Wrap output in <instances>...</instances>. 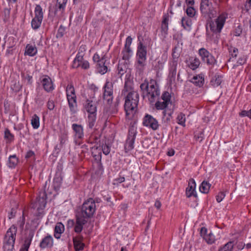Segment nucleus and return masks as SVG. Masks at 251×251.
<instances>
[{
  "label": "nucleus",
  "instance_id": "60",
  "mask_svg": "<svg viewBox=\"0 0 251 251\" xmlns=\"http://www.w3.org/2000/svg\"><path fill=\"white\" fill-rule=\"evenodd\" d=\"M48 108L50 110H53L54 107V101L52 100H49L47 103Z\"/></svg>",
  "mask_w": 251,
  "mask_h": 251
},
{
  "label": "nucleus",
  "instance_id": "20",
  "mask_svg": "<svg viewBox=\"0 0 251 251\" xmlns=\"http://www.w3.org/2000/svg\"><path fill=\"white\" fill-rule=\"evenodd\" d=\"M83 237L79 235L73 238V242L75 251H82L84 249V244L82 243Z\"/></svg>",
  "mask_w": 251,
  "mask_h": 251
},
{
  "label": "nucleus",
  "instance_id": "18",
  "mask_svg": "<svg viewBox=\"0 0 251 251\" xmlns=\"http://www.w3.org/2000/svg\"><path fill=\"white\" fill-rule=\"evenodd\" d=\"M169 20L168 16H164L161 27V36L162 39H164L168 34Z\"/></svg>",
  "mask_w": 251,
  "mask_h": 251
},
{
  "label": "nucleus",
  "instance_id": "48",
  "mask_svg": "<svg viewBox=\"0 0 251 251\" xmlns=\"http://www.w3.org/2000/svg\"><path fill=\"white\" fill-rule=\"evenodd\" d=\"M66 91L67 97L69 95L71 96L75 95V88L74 86L71 84L67 85Z\"/></svg>",
  "mask_w": 251,
  "mask_h": 251
},
{
  "label": "nucleus",
  "instance_id": "46",
  "mask_svg": "<svg viewBox=\"0 0 251 251\" xmlns=\"http://www.w3.org/2000/svg\"><path fill=\"white\" fill-rule=\"evenodd\" d=\"M4 138L7 140V142H11L14 140V135L10 132L8 129H6L4 131Z\"/></svg>",
  "mask_w": 251,
  "mask_h": 251
},
{
  "label": "nucleus",
  "instance_id": "36",
  "mask_svg": "<svg viewBox=\"0 0 251 251\" xmlns=\"http://www.w3.org/2000/svg\"><path fill=\"white\" fill-rule=\"evenodd\" d=\"M96 113L89 114L88 116V126L90 128H92L95 124L96 120Z\"/></svg>",
  "mask_w": 251,
  "mask_h": 251
},
{
  "label": "nucleus",
  "instance_id": "43",
  "mask_svg": "<svg viewBox=\"0 0 251 251\" xmlns=\"http://www.w3.org/2000/svg\"><path fill=\"white\" fill-rule=\"evenodd\" d=\"M62 178L60 176H55L53 179V186L55 190H58L61 184Z\"/></svg>",
  "mask_w": 251,
  "mask_h": 251
},
{
  "label": "nucleus",
  "instance_id": "59",
  "mask_svg": "<svg viewBox=\"0 0 251 251\" xmlns=\"http://www.w3.org/2000/svg\"><path fill=\"white\" fill-rule=\"evenodd\" d=\"M182 48L179 45V43H177L176 46L173 49V51L178 53L180 54L181 52Z\"/></svg>",
  "mask_w": 251,
  "mask_h": 251
},
{
  "label": "nucleus",
  "instance_id": "39",
  "mask_svg": "<svg viewBox=\"0 0 251 251\" xmlns=\"http://www.w3.org/2000/svg\"><path fill=\"white\" fill-rule=\"evenodd\" d=\"M35 18L43 20V12L42 8L40 5H37L35 8Z\"/></svg>",
  "mask_w": 251,
  "mask_h": 251
},
{
  "label": "nucleus",
  "instance_id": "13",
  "mask_svg": "<svg viewBox=\"0 0 251 251\" xmlns=\"http://www.w3.org/2000/svg\"><path fill=\"white\" fill-rule=\"evenodd\" d=\"M199 53L202 61L208 65H213L215 63L214 57L204 48H201L199 50Z\"/></svg>",
  "mask_w": 251,
  "mask_h": 251
},
{
  "label": "nucleus",
  "instance_id": "26",
  "mask_svg": "<svg viewBox=\"0 0 251 251\" xmlns=\"http://www.w3.org/2000/svg\"><path fill=\"white\" fill-rule=\"evenodd\" d=\"M222 78L223 76L221 75L216 74L212 77L210 83L214 87L218 86L221 84L223 80Z\"/></svg>",
  "mask_w": 251,
  "mask_h": 251
},
{
  "label": "nucleus",
  "instance_id": "3",
  "mask_svg": "<svg viewBox=\"0 0 251 251\" xmlns=\"http://www.w3.org/2000/svg\"><path fill=\"white\" fill-rule=\"evenodd\" d=\"M140 88L143 97H146L150 103H153L160 95L159 86L154 79H151L149 82L145 80L140 84Z\"/></svg>",
  "mask_w": 251,
  "mask_h": 251
},
{
  "label": "nucleus",
  "instance_id": "54",
  "mask_svg": "<svg viewBox=\"0 0 251 251\" xmlns=\"http://www.w3.org/2000/svg\"><path fill=\"white\" fill-rule=\"evenodd\" d=\"M195 138L197 141H199V142H201L204 138L203 132L201 131L197 135L196 134L195 135Z\"/></svg>",
  "mask_w": 251,
  "mask_h": 251
},
{
  "label": "nucleus",
  "instance_id": "32",
  "mask_svg": "<svg viewBox=\"0 0 251 251\" xmlns=\"http://www.w3.org/2000/svg\"><path fill=\"white\" fill-rule=\"evenodd\" d=\"M127 66L125 64H119L118 66V77L121 78L122 75L127 71Z\"/></svg>",
  "mask_w": 251,
  "mask_h": 251
},
{
  "label": "nucleus",
  "instance_id": "62",
  "mask_svg": "<svg viewBox=\"0 0 251 251\" xmlns=\"http://www.w3.org/2000/svg\"><path fill=\"white\" fill-rule=\"evenodd\" d=\"M132 38L130 36H128L126 39L125 46H130V45L132 43Z\"/></svg>",
  "mask_w": 251,
  "mask_h": 251
},
{
  "label": "nucleus",
  "instance_id": "10",
  "mask_svg": "<svg viewBox=\"0 0 251 251\" xmlns=\"http://www.w3.org/2000/svg\"><path fill=\"white\" fill-rule=\"evenodd\" d=\"M143 125L149 127L153 130H157L159 127L158 121L152 116L146 114L143 118Z\"/></svg>",
  "mask_w": 251,
  "mask_h": 251
},
{
  "label": "nucleus",
  "instance_id": "53",
  "mask_svg": "<svg viewBox=\"0 0 251 251\" xmlns=\"http://www.w3.org/2000/svg\"><path fill=\"white\" fill-rule=\"evenodd\" d=\"M102 150L103 153L105 155H107L109 153L110 151V148L107 145H102L101 146V150Z\"/></svg>",
  "mask_w": 251,
  "mask_h": 251
},
{
  "label": "nucleus",
  "instance_id": "49",
  "mask_svg": "<svg viewBox=\"0 0 251 251\" xmlns=\"http://www.w3.org/2000/svg\"><path fill=\"white\" fill-rule=\"evenodd\" d=\"M177 123L179 125L182 126H185V116L182 113H180L177 117Z\"/></svg>",
  "mask_w": 251,
  "mask_h": 251
},
{
  "label": "nucleus",
  "instance_id": "6",
  "mask_svg": "<svg viewBox=\"0 0 251 251\" xmlns=\"http://www.w3.org/2000/svg\"><path fill=\"white\" fill-rule=\"evenodd\" d=\"M200 10L202 14L205 17L211 19L216 16V11L209 0H201Z\"/></svg>",
  "mask_w": 251,
  "mask_h": 251
},
{
  "label": "nucleus",
  "instance_id": "31",
  "mask_svg": "<svg viewBox=\"0 0 251 251\" xmlns=\"http://www.w3.org/2000/svg\"><path fill=\"white\" fill-rule=\"evenodd\" d=\"M83 60V54L81 53L80 52H78L73 62V67L77 68L79 67L80 64H81Z\"/></svg>",
  "mask_w": 251,
  "mask_h": 251
},
{
  "label": "nucleus",
  "instance_id": "44",
  "mask_svg": "<svg viewBox=\"0 0 251 251\" xmlns=\"http://www.w3.org/2000/svg\"><path fill=\"white\" fill-rule=\"evenodd\" d=\"M43 20L34 18L31 21V26L34 29H37L41 25Z\"/></svg>",
  "mask_w": 251,
  "mask_h": 251
},
{
  "label": "nucleus",
  "instance_id": "29",
  "mask_svg": "<svg viewBox=\"0 0 251 251\" xmlns=\"http://www.w3.org/2000/svg\"><path fill=\"white\" fill-rule=\"evenodd\" d=\"M92 153L96 160H100L101 159V148L98 146H94L92 148Z\"/></svg>",
  "mask_w": 251,
  "mask_h": 251
},
{
  "label": "nucleus",
  "instance_id": "64",
  "mask_svg": "<svg viewBox=\"0 0 251 251\" xmlns=\"http://www.w3.org/2000/svg\"><path fill=\"white\" fill-rule=\"evenodd\" d=\"M246 59L245 57L240 58L236 62L238 64L242 65L245 63Z\"/></svg>",
  "mask_w": 251,
  "mask_h": 251
},
{
  "label": "nucleus",
  "instance_id": "7",
  "mask_svg": "<svg viewBox=\"0 0 251 251\" xmlns=\"http://www.w3.org/2000/svg\"><path fill=\"white\" fill-rule=\"evenodd\" d=\"M226 16L224 14H221L214 21L210 20L209 22V27L213 33H220L225 24Z\"/></svg>",
  "mask_w": 251,
  "mask_h": 251
},
{
  "label": "nucleus",
  "instance_id": "52",
  "mask_svg": "<svg viewBox=\"0 0 251 251\" xmlns=\"http://www.w3.org/2000/svg\"><path fill=\"white\" fill-rule=\"evenodd\" d=\"M239 116L241 117H248L249 118L251 119V109L249 110H242L239 114Z\"/></svg>",
  "mask_w": 251,
  "mask_h": 251
},
{
  "label": "nucleus",
  "instance_id": "8",
  "mask_svg": "<svg viewBox=\"0 0 251 251\" xmlns=\"http://www.w3.org/2000/svg\"><path fill=\"white\" fill-rule=\"evenodd\" d=\"M136 134V127L133 125L130 126L128 129V137L125 145V149L126 152L129 151L134 148V140Z\"/></svg>",
  "mask_w": 251,
  "mask_h": 251
},
{
  "label": "nucleus",
  "instance_id": "14",
  "mask_svg": "<svg viewBox=\"0 0 251 251\" xmlns=\"http://www.w3.org/2000/svg\"><path fill=\"white\" fill-rule=\"evenodd\" d=\"M41 82L44 89L47 92H50L53 90L54 86L52 81L48 75L43 76Z\"/></svg>",
  "mask_w": 251,
  "mask_h": 251
},
{
  "label": "nucleus",
  "instance_id": "5",
  "mask_svg": "<svg viewBox=\"0 0 251 251\" xmlns=\"http://www.w3.org/2000/svg\"><path fill=\"white\" fill-rule=\"evenodd\" d=\"M147 53V47L140 42L136 52L137 67L140 69L143 68L146 65Z\"/></svg>",
  "mask_w": 251,
  "mask_h": 251
},
{
  "label": "nucleus",
  "instance_id": "17",
  "mask_svg": "<svg viewBox=\"0 0 251 251\" xmlns=\"http://www.w3.org/2000/svg\"><path fill=\"white\" fill-rule=\"evenodd\" d=\"M72 128L75 132V137L77 139H82L84 137L83 127L82 125L73 124Z\"/></svg>",
  "mask_w": 251,
  "mask_h": 251
},
{
  "label": "nucleus",
  "instance_id": "1",
  "mask_svg": "<svg viewBox=\"0 0 251 251\" xmlns=\"http://www.w3.org/2000/svg\"><path fill=\"white\" fill-rule=\"evenodd\" d=\"M122 95L124 96L125 99L124 107L126 116L130 119L137 110L139 99V94L134 90L132 80L129 79L126 80Z\"/></svg>",
  "mask_w": 251,
  "mask_h": 251
},
{
  "label": "nucleus",
  "instance_id": "27",
  "mask_svg": "<svg viewBox=\"0 0 251 251\" xmlns=\"http://www.w3.org/2000/svg\"><path fill=\"white\" fill-rule=\"evenodd\" d=\"M37 52V49L35 45L27 44L25 48V54L30 56H33Z\"/></svg>",
  "mask_w": 251,
  "mask_h": 251
},
{
  "label": "nucleus",
  "instance_id": "41",
  "mask_svg": "<svg viewBox=\"0 0 251 251\" xmlns=\"http://www.w3.org/2000/svg\"><path fill=\"white\" fill-rule=\"evenodd\" d=\"M177 62L178 60L172 59L171 61L170 65V71L171 73L172 74V75H176V67L177 66Z\"/></svg>",
  "mask_w": 251,
  "mask_h": 251
},
{
  "label": "nucleus",
  "instance_id": "19",
  "mask_svg": "<svg viewBox=\"0 0 251 251\" xmlns=\"http://www.w3.org/2000/svg\"><path fill=\"white\" fill-rule=\"evenodd\" d=\"M46 98L45 92L40 88L37 89V95L35 98V102L38 105H43Z\"/></svg>",
  "mask_w": 251,
  "mask_h": 251
},
{
  "label": "nucleus",
  "instance_id": "56",
  "mask_svg": "<svg viewBox=\"0 0 251 251\" xmlns=\"http://www.w3.org/2000/svg\"><path fill=\"white\" fill-rule=\"evenodd\" d=\"M67 134L66 133L62 134L60 137V144L63 145L67 140Z\"/></svg>",
  "mask_w": 251,
  "mask_h": 251
},
{
  "label": "nucleus",
  "instance_id": "30",
  "mask_svg": "<svg viewBox=\"0 0 251 251\" xmlns=\"http://www.w3.org/2000/svg\"><path fill=\"white\" fill-rule=\"evenodd\" d=\"M64 230V227L62 224L59 223H57L54 228V236L56 238H59L60 234L62 233Z\"/></svg>",
  "mask_w": 251,
  "mask_h": 251
},
{
  "label": "nucleus",
  "instance_id": "57",
  "mask_svg": "<svg viewBox=\"0 0 251 251\" xmlns=\"http://www.w3.org/2000/svg\"><path fill=\"white\" fill-rule=\"evenodd\" d=\"M225 194L224 192H220L216 196V200L217 202H221L223 199L225 198Z\"/></svg>",
  "mask_w": 251,
  "mask_h": 251
},
{
  "label": "nucleus",
  "instance_id": "42",
  "mask_svg": "<svg viewBox=\"0 0 251 251\" xmlns=\"http://www.w3.org/2000/svg\"><path fill=\"white\" fill-rule=\"evenodd\" d=\"M204 239L208 244L214 243L216 240L214 235L211 232H210L207 235H204Z\"/></svg>",
  "mask_w": 251,
  "mask_h": 251
},
{
  "label": "nucleus",
  "instance_id": "22",
  "mask_svg": "<svg viewBox=\"0 0 251 251\" xmlns=\"http://www.w3.org/2000/svg\"><path fill=\"white\" fill-rule=\"evenodd\" d=\"M67 98L71 111L73 113H75L76 111L75 108L77 106L76 95L73 96L69 95Z\"/></svg>",
  "mask_w": 251,
  "mask_h": 251
},
{
  "label": "nucleus",
  "instance_id": "23",
  "mask_svg": "<svg viewBox=\"0 0 251 251\" xmlns=\"http://www.w3.org/2000/svg\"><path fill=\"white\" fill-rule=\"evenodd\" d=\"M33 237V233L32 232H30L28 235V236L25 238V239L24 241V243L22 247L21 248L20 251H28V249L31 244Z\"/></svg>",
  "mask_w": 251,
  "mask_h": 251
},
{
  "label": "nucleus",
  "instance_id": "50",
  "mask_svg": "<svg viewBox=\"0 0 251 251\" xmlns=\"http://www.w3.org/2000/svg\"><path fill=\"white\" fill-rule=\"evenodd\" d=\"M243 23L244 24L243 25L240 24L236 28V36H240L242 34L243 30H245L247 28V25H246V26L245 27V24H244L245 20L243 21Z\"/></svg>",
  "mask_w": 251,
  "mask_h": 251
},
{
  "label": "nucleus",
  "instance_id": "15",
  "mask_svg": "<svg viewBox=\"0 0 251 251\" xmlns=\"http://www.w3.org/2000/svg\"><path fill=\"white\" fill-rule=\"evenodd\" d=\"M53 245V239L50 235H48L42 239L40 243L39 247L41 249L49 248L51 249Z\"/></svg>",
  "mask_w": 251,
  "mask_h": 251
},
{
  "label": "nucleus",
  "instance_id": "37",
  "mask_svg": "<svg viewBox=\"0 0 251 251\" xmlns=\"http://www.w3.org/2000/svg\"><path fill=\"white\" fill-rule=\"evenodd\" d=\"M18 162V158L15 155H10L9 157L8 166L9 168H14Z\"/></svg>",
  "mask_w": 251,
  "mask_h": 251
},
{
  "label": "nucleus",
  "instance_id": "21",
  "mask_svg": "<svg viewBox=\"0 0 251 251\" xmlns=\"http://www.w3.org/2000/svg\"><path fill=\"white\" fill-rule=\"evenodd\" d=\"M84 106L86 111L89 114L96 113L97 107L93 100L87 99L85 103L84 104Z\"/></svg>",
  "mask_w": 251,
  "mask_h": 251
},
{
  "label": "nucleus",
  "instance_id": "61",
  "mask_svg": "<svg viewBox=\"0 0 251 251\" xmlns=\"http://www.w3.org/2000/svg\"><path fill=\"white\" fill-rule=\"evenodd\" d=\"M233 60H231V58H230L228 60V62L227 63V66L228 67V68H231V69H234V67H235V64L234 63H232V62H233Z\"/></svg>",
  "mask_w": 251,
  "mask_h": 251
},
{
  "label": "nucleus",
  "instance_id": "58",
  "mask_svg": "<svg viewBox=\"0 0 251 251\" xmlns=\"http://www.w3.org/2000/svg\"><path fill=\"white\" fill-rule=\"evenodd\" d=\"M79 67H81L83 69H88L89 68V63L87 61L83 60L80 64Z\"/></svg>",
  "mask_w": 251,
  "mask_h": 251
},
{
  "label": "nucleus",
  "instance_id": "16",
  "mask_svg": "<svg viewBox=\"0 0 251 251\" xmlns=\"http://www.w3.org/2000/svg\"><path fill=\"white\" fill-rule=\"evenodd\" d=\"M196 182L194 179L191 178L189 181L188 186L186 189V195L187 197L189 198L192 196H197L196 189Z\"/></svg>",
  "mask_w": 251,
  "mask_h": 251
},
{
  "label": "nucleus",
  "instance_id": "28",
  "mask_svg": "<svg viewBox=\"0 0 251 251\" xmlns=\"http://www.w3.org/2000/svg\"><path fill=\"white\" fill-rule=\"evenodd\" d=\"M97 71L98 73L101 75L105 74L108 71V68L106 65H105V61L102 60L99 64L97 65Z\"/></svg>",
  "mask_w": 251,
  "mask_h": 251
},
{
  "label": "nucleus",
  "instance_id": "63",
  "mask_svg": "<svg viewBox=\"0 0 251 251\" xmlns=\"http://www.w3.org/2000/svg\"><path fill=\"white\" fill-rule=\"evenodd\" d=\"M207 230L205 227H202L201 230L200 234L201 236L203 237L204 238V236L205 235H207L208 233H207Z\"/></svg>",
  "mask_w": 251,
  "mask_h": 251
},
{
  "label": "nucleus",
  "instance_id": "11",
  "mask_svg": "<svg viewBox=\"0 0 251 251\" xmlns=\"http://www.w3.org/2000/svg\"><path fill=\"white\" fill-rule=\"evenodd\" d=\"M161 99L163 101H157L155 104L158 110H163L167 107L170 103L171 95L169 92L165 91L162 94Z\"/></svg>",
  "mask_w": 251,
  "mask_h": 251
},
{
  "label": "nucleus",
  "instance_id": "9",
  "mask_svg": "<svg viewBox=\"0 0 251 251\" xmlns=\"http://www.w3.org/2000/svg\"><path fill=\"white\" fill-rule=\"evenodd\" d=\"M103 98L109 104L112 103L113 100V84L112 82L107 80L104 84Z\"/></svg>",
  "mask_w": 251,
  "mask_h": 251
},
{
  "label": "nucleus",
  "instance_id": "51",
  "mask_svg": "<svg viewBox=\"0 0 251 251\" xmlns=\"http://www.w3.org/2000/svg\"><path fill=\"white\" fill-rule=\"evenodd\" d=\"M186 12L189 17H193L195 15L196 11L192 6H189L187 8Z\"/></svg>",
  "mask_w": 251,
  "mask_h": 251
},
{
  "label": "nucleus",
  "instance_id": "33",
  "mask_svg": "<svg viewBox=\"0 0 251 251\" xmlns=\"http://www.w3.org/2000/svg\"><path fill=\"white\" fill-rule=\"evenodd\" d=\"M68 0H57L56 4V11H59L62 13L65 9Z\"/></svg>",
  "mask_w": 251,
  "mask_h": 251
},
{
  "label": "nucleus",
  "instance_id": "24",
  "mask_svg": "<svg viewBox=\"0 0 251 251\" xmlns=\"http://www.w3.org/2000/svg\"><path fill=\"white\" fill-rule=\"evenodd\" d=\"M195 85L201 87L204 84V75L202 74H200L194 76L191 81Z\"/></svg>",
  "mask_w": 251,
  "mask_h": 251
},
{
  "label": "nucleus",
  "instance_id": "45",
  "mask_svg": "<svg viewBox=\"0 0 251 251\" xmlns=\"http://www.w3.org/2000/svg\"><path fill=\"white\" fill-rule=\"evenodd\" d=\"M100 135H96L95 134H92L88 140V143L91 144H96L97 145L99 144L100 142Z\"/></svg>",
  "mask_w": 251,
  "mask_h": 251
},
{
  "label": "nucleus",
  "instance_id": "40",
  "mask_svg": "<svg viewBox=\"0 0 251 251\" xmlns=\"http://www.w3.org/2000/svg\"><path fill=\"white\" fill-rule=\"evenodd\" d=\"M31 124L33 128L37 129L40 126L39 118L36 115L34 114L31 118Z\"/></svg>",
  "mask_w": 251,
  "mask_h": 251
},
{
  "label": "nucleus",
  "instance_id": "47",
  "mask_svg": "<svg viewBox=\"0 0 251 251\" xmlns=\"http://www.w3.org/2000/svg\"><path fill=\"white\" fill-rule=\"evenodd\" d=\"M122 53H123V59L125 60L128 59L129 54L131 53V50L130 46H125V48Z\"/></svg>",
  "mask_w": 251,
  "mask_h": 251
},
{
  "label": "nucleus",
  "instance_id": "38",
  "mask_svg": "<svg viewBox=\"0 0 251 251\" xmlns=\"http://www.w3.org/2000/svg\"><path fill=\"white\" fill-rule=\"evenodd\" d=\"M181 25L184 29L189 30L192 25L191 20L189 18L183 17L181 19Z\"/></svg>",
  "mask_w": 251,
  "mask_h": 251
},
{
  "label": "nucleus",
  "instance_id": "25",
  "mask_svg": "<svg viewBox=\"0 0 251 251\" xmlns=\"http://www.w3.org/2000/svg\"><path fill=\"white\" fill-rule=\"evenodd\" d=\"M189 63L188 64L189 67L193 70L197 69L200 65V61L196 57H191L189 59Z\"/></svg>",
  "mask_w": 251,
  "mask_h": 251
},
{
  "label": "nucleus",
  "instance_id": "2",
  "mask_svg": "<svg viewBox=\"0 0 251 251\" xmlns=\"http://www.w3.org/2000/svg\"><path fill=\"white\" fill-rule=\"evenodd\" d=\"M96 210L95 201L89 198L82 204L80 210L76 215V222L74 230L76 233H80L83 226L92 218Z\"/></svg>",
  "mask_w": 251,
  "mask_h": 251
},
{
  "label": "nucleus",
  "instance_id": "35",
  "mask_svg": "<svg viewBox=\"0 0 251 251\" xmlns=\"http://www.w3.org/2000/svg\"><path fill=\"white\" fill-rule=\"evenodd\" d=\"M211 184L206 181H203L201 184L199 189L202 193L206 194L209 192Z\"/></svg>",
  "mask_w": 251,
  "mask_h": 251
},
{
  "label": "nucleus",
  "instance_id": "55",
  "mask_svg": "<svg viewBox=\"0 0 251 251\" xmlns=\"http://www.w3.org/2000/svg\"><path fill=\"white\" fill-rule=\"evenodd\" d=\"M93 60L94 62H97V64H99L100 61L101 62L102 60H104V59L103 57L100 58L98 54L95 53L93 56Z\"/></svg>",
  "mask_w": 251,
  "mask_h": 251
},
{
  "label": "nucleus",
  "instance_id": "4",
  "mask_svg": "<svg viewBox=\"0 0 251 251\" xmlns=\"http://www.w3.org/2000/svg\"><path fill=\"white\" fill-rule=\"evenodd\" d=\"M17 228L12 225L7 231L3 240V251H13L16 239Z\"/></svg>",
  "mask_w": 251,
  "mask_h": 251
},
{
  "label": "nucleus",
  "instance_id": "12",
  "mask_svg": "<svg viewBox=\"0 0 251 251\" xmlns=\"http://www.w3.org/2000/svg\"><path fill=\"white\" fill-rule=\"evenodd\" d=\"M46 194L45 192H40L36 201L33 204L32 207L37 208V210L43 209L46 205Z\"/></svg>",
  "mask_w": 251,
  "mask_h": 251
},
{
  "label": "nucleus",
  "instance_id": "34",
  "mask_svg": "<svg viewBox=\"0 0 251 251\" xmlns=\"http://www.w3.org/2000/svg\"><path fill=\"white\" fill-rule=\"evenodd\" d=\"M234 244L233 241H229L220 247L218 251H232Z\"/></svg>",
  "mask_w": 251,
  "mask_h": 251
}]
</instances>
